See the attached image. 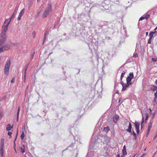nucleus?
<instances>
[{"label":"nucleus","instance_id":"nucleus-13","mask_svg":"<svg viewBox=\"0 0 157 157\" xmlns=\"http://www.w3.org/2000/svg\"><path fill=\"white\" fill-rule=\"evenodd\" d=\"M8 48H5V46H3L0 48V52H2L5 49H8Z\"/></svg>","mask_w":157,"mask_h":157},{"label":"nucleus","instance_id":"nucleus-37","mask_svg":"<svg viewBox=\"0 0 157 157\" xmlns=\"http://www.w3.org/2000/svg\"><path fill=\"white\" fill-rule=\"evenodd\" d=\"M154 95L155 96V98H157V91L155 93Z\"/></svg>","mask_w":157,"mask_h":157},{"label":"nucleus","instance_id":"nucleus-12","mask_svg":"<svg viewBox=\"0 0 157 157\" xmlns=\"http://www.w3.org/2000/svg\"><path fill=\"white\" fill-rule=\"evenodd\" d=\"M156 32V31H155L154 32H150L149 34V37L150 38H152L153 36V34L155 33Z\"/></svg>","mask_w":157,"mask_h":157},{"label":"nucleus","instance_id":"nucleus-23","mask_svg":"<svg viewBox=\"0 0 157 157\" xmlns=\"http://www.w3.org/2000/svg\"><path fill=\"white\" fill-rule=\"evenodd\" d=\"M27 68H28V66H25V78H26L25 75H26V71H27Z\"/></svg>","mask_w":157,"mask_h":157},{"label":"nucleus","instance_id":"nucleus-11","mask_svg":"<svg viewBox=\"0 0 157 157\" xmlns=\"http://www.w3.org/2000/svg\"><path fill=\"white\" fill-rule=\"evenodd\" d=\"M150 89L151 90L155 91L157 90V87L156 86L153 85L150 88Z\"/></svg>","mask_w":157,"mask_h":157},{"label":"nucleus","instance_id":"nucleus-40","mask_svg":"<svg viewBox=\"0 0 157 157\" xmlns=\"http://www.w3.org/2000/svg\"><path fill=\"white\" fill-rule=\"evenodd\" d=\"M136 129V132L137 133V134H139V129Z\"/></svg>","mask_w":157,"mask_h":157},{"label":"nucleus","instance_id":"nucleus-34","mask_svg":"<svg viewBox=\"0 0 157 157\" xmlns=\"http://www.w3.org/2000/svg\"><path fill=\"white\" fill-rule=\"evenodd\" d=\"M150 129H151L150 128H148L147 132V135L148 134L149 132L150 131Z\"/></svg>","mask_w":157,"mask_h":157},{"label":"nucleus","instance_id":"nucleus-4","mask_svg":"<svg viewBox=\"0 0 157 157\" xmlns=\"http://www.w3.org/2000/svg\"><path fill=\"white\" fill-rule=\"evenodd\" d=\"M10 67V60H9L5 64L4 68V73L6 75H8L9 74Z\"/></svg>","mask_w":157,"mask_h":157},{"label":"nucleus","instance_id":"nucleus-55","mask_svg":"<svg viewBox=\"0 0 157 157\" xmlns=\"http://www.w3.org/2000/svg\"><path fill=\"white\" fill-rule=\"evenodd\" d=\"M11 133L10 132V136H11ZM11 136H10V137Z\"/></svg>","mask_w":157,"mask_h":157},{"label":"nucleus","instance_id":"nucleus-43","mask_svg":"<svg viewBox=\"0 0 157 157\" xmlns=\"http://www.w3.org/2000/svg\"><path fill=\"white\" fill-rule=\"evenodd\" d=\"M146 155V154L144 153L140 157H144Z\"/></svg>","mask_w":157,"mask_h":157},{"label":"nucleus","instance_id":"nucleus-28","mask_svg":"<svg viewBox=\"0 0 157 157\" xmlns=\"http://www.w3.org/2000/svg\"><path fill=\"white\" fill-rule=\"evenodd\" d=\"M145 18V17H141L139 19V21L142 20Z\"/></svg>","mask_w":157,"mask_h":157},{"label":"nucleus","instance_id":"nucleus-48","mask_svg":"<svg viewBox=\"0 0 157 157\" xmlns=\"http://www.w3.org/2000/svg\"><path fill=\"white\" fill-rule=\"evenodd\" d=\"M155 83L157 85V79L156 80Z\"/></svg>","mask_w":157,"mask_h":157},{"label":"nucleus","instance_id":"nucleus-50","mask_svg":"<svg viewBox=\"0 0 157 157\" xmlns=\"http://www.w3.org/2000/svg\"><path fill=\"white\" fill-rule=\"evenodd\" d=\"M117 157H120V155H119V154H118V155H117Z\"/></svg>","mask_w":157,"mask_h":157},{"label":"nucleus","instance_id":"nucleus-22","mask_svg":"<svg viewBox=\"0 0 157 157\" xmlns=\"http://www.w3.org/2000/svg\"><path fill=\"white\" fill-rule=\"evenodd\" d=\"M6 129L7 131H9L10 130V124H9L7 125Z\"/></svg>","mask_w":157,"mask_h":157},{"label":"nucleus","instance_id":"nucleus-46","mask_svg":"<svg viewBox=\"0 0 157 157\" xmlns=\"http://www.w3.org/2000/svg\"><path fill=\"white\" fill-rule=\"evenodd\" d=\"M148 34V32H146V36H147Z\"/></svg>","mask_w":157,"mask_h":157},{"label":"nucleus","instance_id":"nucleus-30","mask_svg":"<svg viewBox=\"0 0 157 157\" xmlns=\"http://www.w3.org/2000/svg\"><path fill=\"white\" fill-rule=\"evenodd\" d=\"M21 151L22 153H24L25 152V149H23L22 148H21Z\"/></svg>","mask_w":157,"mask_h":157},{"label":"nucleus","instance_id":"nucleus-6","mask_svg":"<svg viewBox=\"0 0 157 157\" xmlns=\"http://www.w3.org/2000/svg\"><path fill=\"white\" fill-rule=\"evenodd\" d=\"M111 139L108 136H105L104 137V143L106 145H108V143L110 142Z\"/></svg>","mask_w":157,"mask_h":157},{"label":"nucleus","instance_id":"nucleus-44","mask_svg":"<svg viewBox=\"0 0 157 157\" xmlns=\"http://www.w3.org/2000/svg\"><path fill=\"white\" fill-rule=\"evenodd\" d=\"M35 34H36V33L34 31L33 32V36H35Z\"/></svg>","mask_w":157,"mask_h":157},{"label":"nucleus","instance_id":"nucleus-19","mask_svg":"<svg viewBox=\"0 0 157 157\" xmlns=\"http://www.w3.org/2000/svg\"><path fill=\"white\" fill-rule=\"evenodd\" d=\"M150 16L149 14L148 13H147L145 14V18H146L147 19V18L149 17Z\"/></svg>","mask_w":157,"mask_h":157},{"label":"nucleus","instance_id":"nucleus-53","mask_svg":"<svg viewBox=\"0 0 157 157\" xmlns=\"http://www.w3.org/2000/svg\"><path fill=\"white\" fill-rule=\"evenodd\" d=\"M40 0H37V2H38V1H39Z\"/></svg>","mask_w":157,"mask_h":157},{"label":"nucleus","instance_id":"nucleus-31","mask_svg":"<svg viewBox=\"0 0 157 157\" xmlns=\"http://www.w3.org/2000/svg\"><path fill=\"white\" fill-rule=\"evenodd\" d=\"M22 16H21V15H20L19 14L18 17V18H17V19L18 20H20V19H21V17H22Z\"/></svg>","mask_w":157,"mask_h":157},{"label":"nucleus","instance_id":"nucleus-21","mask_svg":"<svg viewBox=\"0 0 157 157\" xmlns=\"http://www.w3.org/2000/svg\"><path fill=\"white\" fill-rule=\"evenodd\" d=\"M122 152L123 155H125L127 154V152L126 151V150H122Z\"/></svg>","mask_w":157,"mask_h":157},{"label":"nucleus","instance_id":"nucleus-58","mask_svg":"<svg viewBox=\"0 0 157 157\" xmlns=\"http://www.w3.org/2000/svg\"><path fill=\"white\" fill-rule=\"evenodd\" d=\"M146 148H145V150H145H145H146Z\"/></svg>","mask_w":157,"mask_h":157},{"label":"nucleus","instance_id":"nucleus-56","mask_svg":"<svg viewBox=\"0 0 157 157\" xmlns=\"http://www.w3.org/2000/svg\"><path fill=\"white\" fill-rule=\"evenodd\" d=\"M4 98V97L3 98V99Z\"/></svg>","mask_w":157,"mask_h":157},{"label":"nucleus","instance_id":"nucleus-39","mask_svg":"<svg viewBox=\"0 0 157 157\" xmlns=\"http://www.w3.org/2000/svg\"><path fill=\"white\" fill-rule=\"evenodd\" d=\"M4 46H5V48H8V49L7 50H8L9 49V47L7 45H5Z\"/></svg>","mask_w":157,"mask_h":157},{"label":"nucleus","instance_id":"nucleus-17","mask_svg":"<svg viewBox=\"0 0 157 157\" xmlns=\"http://www.w3.org/2000/svg\"><path fill=\"white\" fill-rule=\"evenodd\" d=\"M25 10V9L24 8L21 11L19 14L21 15V16H22V15H23V14Z\"/></svg>","mask_w":157,"mask_h":157},{"label":"nucleus","instance_id":"nucleus-41","mask_svg":"<svg viewBox=\"0 0 157 157\" xmlns=\"http://www.w3.org/2000/svg\"><path fill=\"white\" fill-rule=\"evenodd\" d=\"M123 150H126V147H125V145H124V146L123 147Z\"/></svg>","mask_w":157,"mask_h":157},{"label":"nucleus","instance_id":"nucleus-20","mask_svg":"<svg viewBox=\"0 0 157 157\" xmlns=\"http://www.w3.org/2000/svg\"><path fill=\"white\" fill-rule=\"evenodd\" d=\"M25 137V135L24 134V133L23 132H22V133H21V138L22 140H23Z\"/></svg>","mask_w":157,"mask_h":157},{"label":"nucleus","instance_id":"nucleus-52","mask_svg":"<svg viewBox=\"0 0 157 157\" xmlns=\"http://www.w3.org/2000/svg\"><path fill=\"white\" fill-rule=\"evenodd\" d=\"M124 155H122L121 157H124Z\"/></svg>","mask_w":157,"mask_h":157},{"label":"nucleus","instance_id":"nucleus-54","mask_svg":"<svg viewBox=\"0 0 157 157\" xmlns=\"http://www.w3.org/2000/svg\"><path fill=\"white\" fill-rule=\"evenodd\" d=\"M12 128V127H11V126H10V128L11 129V128Z\"/></svg>","mask_w":157,"mask_h":157},{"label":"nucleus","instance_id":"nucleus-10","mask_svg":"<svg viewBox=\"0 0 157 157\" xmlns=\"http://www.w3.org/2000/svg\"><path fill=\"white\" fill-rule=\"evenodd\" d=\"M134 124L136 128L139 129L140 125V123H139L138 122H135L134 123Z\"/></svg>","mask_w":157,"mask_h":157},{"label":"nucleus","instance_id":"nucleus-35","mask_svg":"<svg viewBox=\"0 0 157 157\" xmlns=\"http://www.w3.org/2000/svg\"><path fill=\"white\" fill-rule=\"evenodd\" d=\"M15 78H13L11 81V83H13L15 81Z\"/></svg>","mask_w":157,"mask_h":157},{"label":"nucleus","instance_id":"nucleus-47","mask_svg":"<svg viewBox=\"0 0 157 157\" xmlns=\"http://www.w3.org/2000/svg\"><path fill=\"white\" fill-rule=\"evenodd\" d=\"M7 134L9 136H10V132H8Z\"/></svg>","mask_w":157,"mask_h":157},{"label":"nucleus","instance_id":"nucleus-7","mask_svg":"<svg viewBox=\"0 0 157 157\" xmlns=\"http://www.w3.org/2000/svg\"><path fill=\"white\" fill-rule=\"evenodd\" d=\"M119 118V116L117 115H115L113 117V121L115 123H117V122Z\"/></svg>","mask_w":157,"mask_h":157},{"label":"nucleus","instance_id":"nucleus-38","mask_svg":"<svg viewBox=\"0 0 157 157\" xmlns=\"http://www.w3.org/2000/svg\"><path fill=\"white\" fill-rule=\"evenodd\" d=\"M156 98H155L154 99V100H153V102H156Z\"/></svg>","mask_w":157,"mask_h":157},{"label":"nucleus","instance_id":"nucleus-14","mask_svg":"<svg viewBox=\"0 0 157 157\" xmlns=\"http://www.w3.org/2000/svg\"><path fill=\"white\" fill-rule=\"evenodd\" d=\"M20 109L19 107L18 108L17 113V121L19 119V114L20 112Z\"/></svg>","mask_w":157,"mask_h":157},{"label":"nucleus","instance_id":"nucleus-27","mask_svg":"<svg viewBox=\"0 0 157 157\" xmlns=\"http://www.w3.org/2000/svg\"><path fill=\"white\" fill-rule=\"evenodd\" d=\"M133 136L135 137V138H136V133L133 131L132 133V134Z\"/></svg>","mask_w":157,"mask_h":157},{"label":"nucleus","instance_id":"nucleus-57","mask_svg":"<svg viewBox=\"0 0 157 157\" xmlns=\"http://www.w3.org/2000/svg\"><path fill=\"white\" fill-rule=\"evenodd\" d=\"M45 39V37H44V39Z\"/></svg>","mask_w":157,"mask_h":157},{"label":"nucleus","instance_id":"nucleus-24","mask_svg":"<svg viewBox=\"0 0 157 157\" xmlns=\"http://www.w3.org/2000/svg\"><path fill=\"white\" fill-rule=\"evenodd\" d=\"M148 117H149L148 114V113H147L146 114V117H145V121L146 123H147L146 121L148 120Z\"/></svg>","mask_w":157,"mask_h":157},{"label":"nucleus","instance_id":"nucleus-9","mask_svg":"<svg viewBox=\"0 0 157 157\" xmlns=\"http://www.w3.org/2000/svg\"><path fill=\"white\" fill-rule=\"evenodd\" d=\"M110 130L109 128V127H104V128L103 131L106 133H107Z\"/></svg>","mask_w":157,"mask_h":157},{"label":"nucleus","instance_id":"nucleus-32","mask_svg":"<svg viewBox=\"0 0 157 157\" xmlns=\"http://www.w3.org/2000/svg\"><path fill=\"white\" fill-rule=\"evenodd\" d=\"M15 13H14L12 15L11 17H10V19H12L15 16ZM11 20V19H10V21Z\"/></svg>","mask_w":157,"mask_h":157},{"label":"nucleus","instance_id":"nucleus-51","mask_svg":"<svg viewBox=\"0 0 157 157\" xmlns=\"http://www.w3.org/2000/svg\"><path fill=\"white\" fill-rule=\"evenodd\" d=\"M149 110H150V112L151 111V109L150 108L149 109Z\"/></svg>","mask_w":157,"mask_h":157},{"label":"nucleus","instance_id":"nucleus-3","mask_svg":"<svg viewBox=\"0 0 157 157\" xmlns=\"http://www.w3.org/2000/svg\"><path fill=\"white\" fill-rule=\"evenodd\" d=\"M4 142V139L3 138L2 139L0 142V154L1 155L0 157H4L3 146Z\"/></svg>","mask_w":157,"mask_h":157},{"label":"nucleus","instance_id":"nucleus-36","mask_svg":"<svg viewBox=\"0 0 157 157\" xmlns=\"http://www.w3.org/2000/svg\"><path fill=\"white\" fill-rule=\"evenodd\" d=\"M3 41L0 39V46L2 45L3 44Z\"/></svg>","mask_w":157,"mask_h":157},{"label":"nucleus","instance_id":"nucleus-26","mask_svg":"<svg viewBox=\"0 0 157 157\" xmlns=\"http://www.w3.org/2000/svg\"><path fill=\"white\" fill-rule=\"evenodd\" d=\"M138 56V55L136 53H135V54L134 53L133 56V57L134 58H137Z\"/></svg>","mask_w":157,"mask_h":157},{"label":"nucleus","instance_id":"nucleus-25","mask_svg":"<svg viewBox=\"0 0 157 157\" xmlns=\"http://www.w3.org/2000/svg\"><path fill=\"white\" fill-rule=\"evenodd\" d=\"M144 117H143L142 119V121L141 123V128H143V123H144Z\"/></svg>","mask_w":157,"mask_h":157},{"label":"nucleus","instance_id":"nucleus-18","mask_svg":"<svg viewBox=\"0 0 157 157\" xmlns=\"http://www.w3.org/2000/svg\"><path fill=\"white\" fill-rule=\"evenodd\" d=\"M33 3L32 2H30V3L28 4V9L29 10L33 5Z\"/></svg>","mask_w":157,"mask_h":157},{"label":"nucleus","instance_id":"nucleus-45","mask_svg":"<svg viewBox=\"0 0 157 157\" xmlns=\"http://www.w3.org/2000/svg\"><path fill=\"white\" fill-rule=\"evenodd\" d=\"M2 117V113H0V118Z\"/></svg>","mask_w":157,"mask_h":157},{"label":"nucleus","instance_id":"nucleus-2","mask_svg":"<svg viewBox=\"0 0 157 157\" xmlns=\"http://www.w3.org/2000/svg\"><path fill=\"white\" fill-rule=\"evenodd\" d=\"M10 23V20L9 19H6L2 27V30L0 36L2 38L4 37H4L5 36V33Z\"/></svg>","mask_w":157,"mask_h":157},{"label":"nucleus","instance_id":"nucleus-29","mask_svg":"<svg viewBox=\"0 0 157 157\" xmlns=\"http://www.w3.org/2000/svg\"><path fill=\"white\" fill-rule=\"evenodd\" d=\"M152 38H149V40H148V44H151V40H152Z\"/></svg>","mask_w":157,"mask_h":157},{"label":"nucleus","instance_id":"nucleus-1","mask_svg":"<svg viewBox=\"0 0 157 157\" xmlns=\"http://www.w3.org/2000/svg\"><path fill=\"white\" fill-rule=\"evenodd\" d=\"M134 78V75L133 73H130L129 74V75L126 78L127 83H124V82L121 81V83L122 86V91H124L126 90L127 87L129 86L132 84V83L131 81L132 79Z\"/></svg>","mask_w":157,"mask_h":157},{"label":"nucleus","instance_id":"nucleus-49","mask_svg":"<svg viewBox=\"0 0 157 157\" xmlns=\"http://www.w3.org/2000/svg\"><path fill=\"white\" fill-rule=\"evenodd\" d=\"M157 29V26L156 27V28L154 30H156Z\"/></svg>","mask_w":157,"mask_h":157},{"label":"nucleus","instance_id":"nucleus-16","mask_svg":"<svg viewBox=\"0 0 157 157\" xmlns=\"http://www.w3.org/2000/svg\"><path fill=\"white\" fill-rule=\"evenodd\" d=\"M152 121H150L148 125V128H151L152 126Z\"/></svg>","mask_w":157,"mask_h":157},{"label":"nucleus","instance_id":"nucleus-8","mask_svg":"<svg viewBox=\"0 0 157 157\" xmlns=\"http://www.w3.org/2000/svg\"><path fill=\"white\" fill-rule=\"evenodd\" d=\"M132 128V125L130 122H129V125L128 127V129H127V131L129 132H131V129Z\"/></svg>","mask_w":157,"mask_h":157},{"label":"nucleus","instance_id":"nucleus-33","mask_svg":"<svg viewBox=\"0 0 157 157\" xmlns=\"http://www.w3.org/2000/svg\"><path fill=\"white\" fill-rule=\"evenodd\" d=\"M152 61L154 62H156L157 61V59H155L154 58H152L151 59Z\"/></svg>","mask_w":157,"mask_h":157},{"label":"nucleus","instance_id":"nucleus-42","mask_svg":"<svg viewBox=\"0 0 157 157\" xmlns=\"http://www.w3.org/2000/svg\"><path fill=\"white\" fill-rule=\"evenodd\" d=\"M122 99V98L121 97V98H119V101H118V102H120L121 101V100Z\"/></svg>","mask_w":157,"mask_h":157},{"label":"nucleus","instance_id":"nucleus-5","mask_svg":"<svg viewBox=\"0 0 157 157\" xmlns=\"http://www.w3.org/2000/svg\"><path fill=\"white\" fill-rule=\"evenodd\" d=\"M52 7L51 5H48L47 7L46 8L44 12L43 15V17H46L48 15L49 12L51 9Z\"/></svg>","mask_w":157,"mask_h":157},{"label":"nucleus","instance_id":"nucleus-15","mask_svg":"<svg viewBox=\"0 0 157 157\" xmlns=\"http://www.w3.org/2000/svg\"><path fill=\"white\" fill-rule=\"evenodd\" d=\"M125 73V72L124 71L122 73L121 76V81H122V78L124 77V75Z\"/></svg>","mask_w":157,"mask_h":157}]
</instances>
